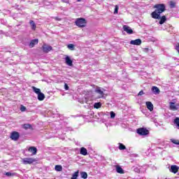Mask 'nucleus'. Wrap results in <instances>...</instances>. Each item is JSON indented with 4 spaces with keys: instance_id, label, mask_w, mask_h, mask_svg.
<instances>
[{
    "instance_id": "obj_1",
    "label": "nucleus",
    "mask_w": 179,
    "mask_h": 179,
    "mask_svg": "<svg viewBox=\"0 0 179 179\" xmlns=\"http://www.w3.org/2000/svg\"><path fill=\"white\" fill-rule=\"evenodd\" d=\"M154 8L155 10L151 13L152 19H160V15L166 10V5L164 3L156 4Z\"/></svg>"
},
{
    "instance_id": "obj_2",
    "label": "nucleus",
    "mask_w": 179,
    "mask_h": 179,
    "mask_svg": "<svg viewBox=\"0 0 179 179\" xmlns=\"http://www.w3.org/2000/svg\"><path fill=\"white\" fill-rule=\"evenodd\" d=\"M75 23L78 27H85L87 22L85 18H78Z\"/></svg>"
},
{
    "instance_id": "obj_3",
    "label": "nucleus",
    "mask_w": 179,
    "mask_h": 179,
    "mask_svg": "<svg viewBox=\"0 0 179 179\" xmlns=\"http://www.w3.org/2000/svg\"><path fill=\"white\" fill-rule=\"evenodd\" d=\"M136 132L141 136H146V135H149V130L145 127L137 129Z\"/></svg>"
},
{
    "instance_id": "obj_4",
    "label": "nucleus",
    "mask_w": 179,
    "mask_h": 179,
    "mask_svg": "<svg viewBox=\"0 0 179 179\" xmlns=\"http://www.w3.org/2000/svg\"><path fill=\"white\" fill-rule=\"evenodd\" d=\"M35 162H36V159H33V158L22 159L23 164H33V163H34Z\"/></svg>"
},
{
    "instance_id": "obj_5",
    "label": "nucleus",
    "mask_w": 179,
    "mask_h": 179,
    "mask_svg": "<svg viewBox=\"0 0 179 179\" xmlns=\"http://www.w3.org/2000/svg\"><path fill=\"white\" fill-rule=\"evenodd\" d=\"M20 137V134H19V132L17 131H13L10 134V138L12 139V141H17Z\"/></svg>"
},
{
    "instance_id": "obj_6",
    "label": "nucleus",
    "mask_w": 179,
    "mask_h": 179,
    "mask_svg": "<svg viewBox=\"0 0 179 179\" xmlns=\"http://www.w3.org/2000/svg\"><path fill=\"white\" fill-rule=\"evenodd\" d=\"M130 44L131 45H141L142 44V40H141V38L132 40L130 41Z\"/></svg>"
},
{
    "instance_id": "obj_7",
    "label": "nucleus",
    "mask_w": 179,
    "mask_h": 179,
    "mask_svg": "<svg viewBox=\"0 0 179 179\" xmlns=\"http://www.w3.org/2000/svg\"><path fill=\"white\" fill-rule=\"evenodd\" d=\"M179 167L177 165H171L169 171L171 173H173V174H177L178 173Z\"/></svg>"
},
{
    "instance_id": "obj_8",
    "label": "nucleus",
    "mask_w": 179,
    "mask_h": 179,
    "mask_svg": "<svg viewBox=\"0 0 179 179\" xmlns=\"http://www.w3.org/2000/svg\"><path fill=\"white\" fill-rule=\"evenodd\" d=\"M64 59H65V63L66 64V65H68L69 66H73V61H72L71 59V57L69 56H66Z\"/></svg>"
},
{
    "instance_id": "obj_9",
    "label": "nucleus",
    "mask_w": 179,
    "mask_h": 179,
    "mask_svg": "<svg viewBox=\"0 0 179 179\" xmlns=\"http://www.w3.org/2000/svg\"><path fill=\"white\" fill-rule=\"evenodd\" d=\"M123 30H124V31H126V33H127V34H134V30H132V29H131L127 25L123 26Z\"/></svg>"
},
{
    "instance_id": "obj_10",
    "label": "nucleus",
    "mask_w": 179,
    "mask_h": 179,
    "mask_svg": "<svg viewBox=\"0 0 179 179\" xmlns=\"http://www.w3.org/2000/svg\"><path fill=\"white\" fill-rule=\"evenodd\" d=\"M42 48H43V52H46V53L50 52V51H51V50H52V47L45 45V44H44L42 46Z\"/></svg>"
},
{
    "instance_id": "obj_11",
    "label": "nucleus",
    "mask_w": 179,
    "mask_h": 179,
    "mask_svg": "<svg viewBox=\"0 0 179 179\" xmlns=\"http://www.w3.org/2000/svg\"><path fill=\"white\" fill-rule=\"evenodd\" d=\"M36 44H38V40L37 38L32 39L29 44V48H33V47H34V45H36Z\"/></svg>"
},
{
    "instance_id": "obj_12",
    "label": "nucleus",
    "mask_w": 179,
    "mask_h": 179,
    "mask_svg": "<svg viewBox=\"0 0 179 179\" xmlns=\"http://www.w3.org/2000/svg\"><path fill=\"white\" fill-rule=\"evenodd\" d=\"M28 152H30V153H32L31 155L34 156V155H37V148H36V147H29L28 148Z\"/></svg>"
},
{
    "instance_id": "obj_13",
    "label": "nucleus",
    "mask_w": 179,
    "mask_h": 179,
    "mask_svg": "<svg viewBox=\"0 0 179 179\" xmlns=\"http://www.w3.org/2000/svg\"><path fill=\"white\" fill-rule=\"evenodd\" d=\"M170 108L173 111H177V110H178V105H176V103H174V102H171L170 103Z\"/></svg>"
},
{
    "instance_id": "obj_14",
    "label": "nucleus",
    "mask_w": 179,
    "mask_h": 179,
    "mask_svg": "<svg viewBox=\"0 0 179 179\" xmlns=\"http://www.w3.org/2000/svg\"><path fill=\"white\" fill-rule=\"evenodd\" d=\"M152 93H154V94H160V90H159V87H156V86H153L151 89Z\"/></svg>"
},
{
    "instance_id": "obj_15",
    "label": "nucleus",
    "mask_w": 179,
    "mask_h": 179,
    "mask_svg": "<svg viewBox=\"0 0 179 179\" xmlns=\"http://www.w3.org/2000/svg\"><path fill=\"white\" fill-rule=\"evenodd\" d=\"M80 154L83 155V156H87V150L85 147H82L80 149Z\"/></svg>"
},
{
    "instance_id": "obj_16",
    "label": "nucleus",
    "mask_w": 179,
    "mask_h": 179,
    "mask_svg": "<svg viewBox=\"0 0 179 179\" xmlns=\"http://www.w3.org/2000/svg\"><path fill=\"white\" fill-rule=\"evenodd\" d=\"M145 105L147 106V108L150 110V111H153V103L150 101H147L145 103Z\"/></svg>"
},
{
    "instance_id": "obj_17",
    "label": "nucleus",
    "mask_w": 179,
    "mask_h": 179,
    "mask_svg": "<svg viewBox=\"0 0 179 179\" xmlns=\"http://www.w3.org/2000/svg\"><path fill=\"white\" fill-rule=\"evenodd\" d=\"M133 169L135 173H142V166H133Z\"/></svg>"
},
{
    "instance_id": "obj_18",
    "label": "nucleus",
    "mask_w": 179,
    "mask_h": 179,
    "mask_svg": "<svg viewBox=\"0 0 179 179\" xmlns=\"http://www.w3.org/2000/svg\"><path fill=\"white\" fill-rule=\"evenodd\" d=\"M116 171L119 174H124V169L120 166V165H116Z\"/></svg>"
},
{
    "instance_id": "obj_19",
    "label": "nucleus",
    "mask_w": 179,
    "mask_h": 179,
    "mask_svg": "<svg viewBox=\"0 0 179 179\" xmlns=\"http://www.w3.org/2000/svg\"><path fill=\"white\" fill-rule=\"evenodd\" d=\"M45 99V95H44V94L43 92L39 93V94H38V100H39V101H43V100H44Z\"/></svg>"
},
{
    "instance_id": "obj_20",
    "label": "nucleus",
    "mask_w": 179,
    "mask_h": 179,
    "mask_svg": "<svg viewBox=\"0 0 179 179\" xmlns=\"http://www.w3.org/2000/svg\"><path fill=\"white\" fill-rule=\"evenodd\" d=\"M159 20V24H164V22L167 20V18L166 17V15H163L162 17H160Z\"/></svg>"
},
{
    "instance_id": "obj_21",
    "label": "nucleus",
    "mask_w": 179,
    "mask_h": 179,
    "mask_svg": "<svg viewBox=\"0 0 179 179\" xmlns=\"http://www.w3.org/2000/svg\"><path fill=\"white\" fill-rule=\"evenodd\" d=\"M95 92L96 93H98V94H100L101 97H104V92L101 89H100V87L97 88Z\"/></svg>"
},
{
    "instance_id": "obj_22",
    "label": "nucleus",
    "mask_w": 179,
    "mask_h": 179,
    "mask_svg": "<svg viewBox=\"0 0 179 179\" xmlns=\"http://www.w3.org/2000/svg\"><path fill=\"white\" fill-rule=\"evenodd\" d=\"M29 24L31 26V30H36V22H34V20H30Z\"/></svg>"
},
{
    "instance_id": "obj_23",
    "label": "nucleus",
    "mask_w": 179,
    "mask_h": 179,
    "mask_svg": "<svg viewBox=\"0 0 179 179\" xmlns=\"http://www.w3.org/2000/svg\"><path fill=\"white\" fill-rule=\"evenodd\" d=\"M79 103H80L81 104H84V103H87L88 99L86 96L82 98V99H78Z\"/></svg>"
},
{
    "instance_id": "obj_24",
    "label": "nucleus",
    "mask_w": 179,
    "mask_h": 179,
    "mask_svg": "<svg viewBox=\"0 0 179 179\" xmlns=\"http://www.w3.org/2000/svg\"><path fill=\"white\" fill-rule=\"evenodd\" d=\"M5 176L7 177H15V176H17V173L13 172H6Z\"/></svg>"
},
{
    "instance_id": "obj_25",
    "label": "nucleus",
    "mask_w": 179,
    "mask_h": 179,
    "mask_svg": "<svg viewBox=\"0 0 179 179\" xmlns=\"http://www.w3.org/2000/svg\"><path fill=\"white\" fill-rule=\"evenodd\" d=\"M118 145V149L120 150H125V149H127V147L124 144L119 143Z\"/></svg>"
},
{
    "instance_id": "obj_26",
    "label": "nucleus",
    "mask_w": 179,
    "mask_h": 179,
    "mask_svg": "<svg viewBox=\"0 0 179 179\" xmlns=\"http://www.w3.org/2000/svg\"><path fill=\"white\" fill-rule=\"evenodd\" d=\"M32 89L34 93H36V94H39L40 93H41V90H40L39 88H37L36 87H32Z\"/></svg>"
},
{
    "instance_id": "obj_27",
    "label": "nucleus",
    "mask_w": 179,
    "mask_h": 179,
    "mask_svg": "<svg viewBox=\"0 0 179 179\" xmlns=\"http://www.w3.org/2000/svg\"><path fill=\"white\" fill-rule=\"evenodd\" d=\"M78 177H79V171H77L73 173L71 179H78Z\"/></svg>"
},
{
    "instance_id": "obj_28",
    "label": "nucleus",
    "mask_w": 179,
    "mask_h": 179,
    "mask_svg": "<svg viewBox=\"0 0 179 179\" xmlns=\"http://www.w3.org/2000/svg\"><path fill=\"white\" fill-rule=\"evenodd\" d=\"M55 170H56V171H62V166H61V165H56L55 166Z\"/></svg>"
},
{
    "instance_id": "obj_29",
    "label": "nucleus",
    "mask_w": 179,
    "mask_h": 179,
    "mask_svg": "<svg viewBox=\"0 0 179 179\" xmlns=\"http://www.w3.org/2000/svg\"><path fill=\"white\" fill-rule=\"evenodd\" d=\"M81 178L86 179L87 178V173L80 172Z\"/></svg>"
},
{
    "instance_id": "obj_30",
    "label": "nucleus",
    "mask_w": 179,
    "mask_h": 179,
    "mask_svg": "<svg viewBox=\"0 0 179 179\" xmlns=\"http://www.w3.org/2000/svg\"><path fill=\"white\" fill-rule=\"evenodd\" d=\"M24 129H30L31 128V124H23Z\"/></svg>"
},
{
    "instance_id": "obj_31",
    "label": "nucleus",
    "mask_w": 179,
    "mask_h": 179,
    "mask_svg": "<svg viewBox=\"0 0 179 179\" xmlns=\"http://www.w3.org/2000/svg\"><path fill=\"white\" fill-rule=\"evenodd\" d=\"M67 48H69V50H71V51H73L75 50V45H73V44H69L67 45Z\"/></svg>"
},
{
    "instance_id": "obj_32",
    "label": "nucleus",
    "mask_w": 179,
    "mask_h": 179,
    "mask_svg": "<svg viewBox=\"0 0 179 179\" xmlns=\"http://www.w3.org/2000/svg\"><path fill=\"white\" fill-rule=\"evenodd\" d=\"M101 107V103L97 102L94 104V108H100Z\"/></svg>"
},
{
    "instance_id": "obj_33",
    "label": "nucleus",
    "mask_w": 179,
    "mask_h": 179,
    "mask_svg": "<svg viewBox=\"0 0 179 179\" xmlns=\"http://www.w3.org/2000/svg\"><path fill=\"white\" fill-rule=\"evenodd\" d=\"M173 123L179 128V117L175 118Z\"/></svg>"
},
{
    "instance_id": "obj_34",
    "label": "nucleus",
    "mask_w": 179,
    "mask_h": 179,
    "mask_svg": "<svg viewBox=\"0 0 179 179\" xmlns=\"http://www.w3.org/2000/svg\"><path fill=\"white\" fill-rule=\"evenodd\" d=\"M26 110H27V108L24 106H20V111H22V113H24V111H26Z\"/></svg>"
},
{
    "instance_id": "obj_35",
    "label": "nucleus",
    "mask_w": 179,
    "mask_h": 179,
    "mask_svg": "<svg viewBox=\"0 0 179 179\" xmlns=\"http://www.w3.org/2000/svg\"><path fill=\"white\" fill-rule=\"evenodd\" d=\"M118 8H119L118 6L116 5L115 6V10H114V14L115 15H117V13H118Z\"/></svg>"
},
{
    "instance_id": "obj_36",
    "label": "nucleus",
    "mask_w": 179,
    "mask_h": 179,
    "mask_svg": "<svg viewBox=\"0 0 179 179\" xmlns=\"http://www.w3.org/2000/svg\"><path fill=\"white\" fill-rule=\"evenodd\" d=\"M110 114V118L112 119L115 118V113L111 111Z\"/></svg>"
},
{
    "instance_id": "obj_37",
    "label": "nucleus",
    "mask_w": 179,
    "mask_h": 179,
    "mask_svg": "<svg viewBox=\"0 0 179 179\" xmlns=\"http://www.w3.org/2000/svg\"><path fill=\"white\" fill-rule=\"evenodd\" d=\"M149 50L150 48H143V52H149Z\"/></svg>"
},
{
    "instance_id": "obj_38",
    "label": "nucleus",
    "mask_w": 179,
    "mask_h": 179,
    "mask_svg": "<svg viewBox=\"0 0 179 179\" xmlns=\"http://www.w3.org/2000/svg\"><path fill=\"white\" fill-rule=\"evenodd\" d=\"M103 118H110V113L103 114Z\"/></svg>"
},
{
    "instance_id": "obj_39",
    "label": "nucleus",
    "mask_w": 179,
    "mask_h": 179,
    "mask_svg": "<svg viewBox=\"0 0 179 179\" xmlns=\"http://www.w3.org/2000/svg\"><path fill=\"white\" fill-rule=\"evenodd\" d=\"M170 6L171 8H175L176 7V3H174V2L171 1L170 3Z\"/></svg>"
},
{
    "instance_id": "obj_40",
    "label": "nucleus",
    "mask_w": 179,
    "mask_h": 179,
    "mask_svg": "<svg viewBox=\"0 0 179 179\" xmlns=\"http://www.w3.org/2000/svg\"><path fill=\"white\" fill-rule=\"evenodd\" d=\"M175 50H176V51H178V54H179V43H178L176 46H175Z\"/></svg>"
},
{
    "instance_id": "obj_41",
    "label": "nucleus",
    "mask_w": 179,
    "mask_h": 179,
    "mask_svg": "<svg viewBox=\"0 0 179 179\" xmlns=\"http://www.w3.org/2000/svg\"><path fill=\"white\" fill-rule=\"evenodd\" d=\"M64 89L65 90H69V86H68V84L66 83L64 84Z\"/></svg>"
},
{
    "instance_id": "obj_42",
    "label": "nucleus",
    "mask_w": 179,
    "mask_h": 179,
    "mask_svg": "<svg viewBox=\"0 0 179 179\" xmlns=\"http://www.w3.org/2000/svg\"><path fill=\"white\" fill-rule=\"evenodd\" d=\"M143 94H145V92H143V90H141L139 92V93L138 94V96H142Z\"/></svg>"
},
{
    "instance_id": "obj_43",
    "label": "nucleus",
    "mask_w": 179,
    "mask_h": 179,
    "mask_svg": "<svg viewBox=\"0 0 179 179\" xmlns=\"http://www.w3.org/2000/svg\"><path fill=\"white\" fill-rule=\"evenodd\" d=\"M65 131H73L72 127H66Z\"/></svg>"
},
{
    "instance_id": "obj_44",
    "label": "nucleus",
    "mask_w": 179,
    "mask_h": 179,
    "mask_svg": "<svg viewBox=\"0 0 179 179\" xmlns=\"http://www.w3.org/2000/svg\"><path fill=\"white\" fill-rule=\"evenodd\" d=\"M64 3H69V0H62Z\"/></svg>"
},
{
    "instance_id": "obj_45",
    "label": "nucleus",
    "mask_w": 179,
    "mask_h": 179,
    "mask_svg": "<svg viewBox=\"0 0 179 179\" xmlns=\"http://www.w3.org/2000/svg\"><path fill=\"white\" fill-rule=\"evenodd\" d=\"M148 54H153V49L150 48Z\"/></svg>"
},
{
    "instance_id": "obj_46",
    "label": "nucleus",
    "mask_w": 179,
    "mask_h": 179,
    "mask_svg": "<svg viewBox=\"0 0 179 179\" xmlns=\"http://www.w3.org/2000/svg\"><path fill=\"white\" fill-rule=\"evenodd\" d=\"M56 20H61L58 17H56Z\"/></svg>"
},
{
    "instance_id": "obj_47",
    "label": "nucleus",
    "mask_w": 179,
    "mask_h": 179,
    "mask_svg": "<svg viewBox=\"0 0 179 179\" xmlns=\"http://www.w3.org/2000/svg\"><path fill=\"white\" fill-rule=\"evenodd\" d=\"M82 0H77V2H80Z\"/></svg>"
}]
</instances>
